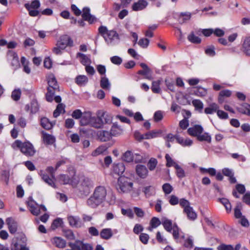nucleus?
Returning a JSON list of instances; mask_svg holds the SVG:
<instances>
[{"instance_id": "26", "label": "nucleus", "mask_w": 250, "mask_h": 250, "mask_svg": "<svg viewBox=\"0 0 250 250\" xmlns=\"http://www.w3.org/2000/svg\"><path fill=\"white\" fill-rule=\"evenodd\" d=\"M42 135L43 142L46 145H52L55 143L56 139L54 136L44 131L42 132Z\"/></svg>"}, {"instance_id": "30", "label": "nucleus", "mask_w": 250, "mask_h": 250, "mask_svg": "<svg viewBox=\"0 0 250 250\" xmlns=\"http://www.w3.org/2000/svg\"><path fill=\"white\" fill-rule=\"evenodd\" d=\"M101 87L105 90H110L111 87V83L108 79L105 76H103L100 80Z\"/></svg>"}, {"instance_id": "5", "label": "nucleus", "mask_w": 250, "mask_h": 250, "mask_svg": "<svg viewBox=\"0 0 250 250\" xmlns=\"http://www.w3.org/2000/svg\"><path fill=\"white\" fill-rule=\"evenodd\" d=\"M179 205L181 207L183 208V212L187 215L189 220L193 221L197 218V213L193 208L190 206V202L188 200L185 198L180 199Z\"/></svg>"}, {"instance_id": "2", "label": "nucleus", "mask_w": 250, "mask_h": 250, "mask_svg": "<svg viewBox=\"0 0 250 250\" xmlns=\"http://www.w3.org/2000/svg\"><path fill=\"white\" fill-rule=\"evenodd\" d=\"M12 147L15 150L20 149L24 155L28 157L33 156L36 153L34 146L29 141L23 143L17 140L12 144Z\"/></svg>"}, {"instance_id": "48", "label": "nucleus", "mask_w": 250, "mask_h": 250, "mask_svg": "<svg viewBox=\"0 0 250 250\" xmlns=\"http://www.w3.org/2000/svg\"><path fill=\"white\" fill-rule=\"evenodd\" d=\"M82 241H76L75 243H69L68 246L71 250H81Z\"/></svg>"}, {"instance_id": "59", "label": "nucleus", "mask_w": 250, "mask_h": 250, "mask_svg": "<svg viewBox=\"0 0 250 250\" xmlns=\"http://www.w3.org/2000/svg\"><path fill=\"white\" fill-rule=\"evenodd\" d=\"M207 55L210 57H213L215 55V48L213 46L208 47L205 50Z\"/></svg>"}, {"instance_id": "41", "label": "nucleus", "mask_w": 250, "mask_h": 250, "mask_svg": "<svg viewBox=\"0 0 250 250\" xmlns=\"http://www.w3.org/2000/svg\"><path fill=\"white\" fill-rule=\"evenodd\" d=\"M40 2L39 0H34L32 1L31 4L26 3L24 5L27 9H37L40 7Z\"/></svg>"}, {"instance_id": "31", "label": "nucleus", "mask_w": 250, "mask_h": 250, "mask_svg": "<svg viewBox=\"0 0 250 250\" xmlns=\"http://www.w3.org/2000/svg\"><path fill=\"white\" fill-rule=\"evenodd\" d=\"M243 52L248 56H250V37H247L242 44Z\"/></svg>"}, {"instance_id": "11", "label": "nucleus", "mask_w": 250, "mask_h": 250, "mask_svg": "<svg viewBox=\"0 0 250 250\" xmlns=\"http://www.w3.org/2000/svg\"><path fill=\"white\" fill-rule=\"evenodd\" d=\"M58 45H59L64 49L67 46H72L73 45V41L71 38L66 35H63L61 36L57 42Z\"/></svg>"}, {"instance_id": "29", "label": "nucleus", "mask_w": 250, "mask_h": 250, "mask_svg": "<svg viewBox=\"0 0 250 250\" xmlns=\"http://www.w3.org/2000/svg\"><path fill=\"white\" fill-rule=\"evenodd\" d=\"M162 132V131L161 130H151L145 134V139H151L158 137Z\"/></svg>"}, {"instance_id": "4", "label": "nucleus", "mask_w": 250, "mask_h": 250, "mask_svg": "<svg viewBox=\"0 0 250 250\" xmlns=\"http://www.w3.org/2000/svg\"><path fill=\"white\" fill-rule=\"evenodd\" d=\"M165 229L168 232H171L172 230V235L174 238L178 241L180 238H185V236L181 229L178 227L176 224L172 226L171 220L165 219L162 222Z\"/></svg>"}, {"instance_id": "34", "label": "nucleus", "mask_w": 250, "mask_h": 250, "mask_svg": "<svg viewBox=\"0 0 250 250\" xmlns=\"http://www.w3.org/2000/svg\"><path fill=\"white\" fill-rule=\"evenodd\" d=\"M11 56L13 58L11 61V65L13 67L14 70L17 69L20 66V63L18 55L15 52H11Z\"/></svg>"}, {"instance_id": "37", "label": "nucleus", "mask_w": 250, "mask_h": 250, "mask_svg": "<svg viewBox=\"0 0 250 250\" xmlns=\"http://www.w3.org/2000/svg\"><path fill=\"white\" fill-rule=\"evenodd\" d=\"M90 125L96 128L102 127V121H101L98 115L96 117L92 116Z\"/></svg>"}, {"instance_id": "52", "label": "nucleus", "mask_w": 250, "mask_h": 250, "mask_svg": "<svg viewBox=\"0 0 250 250\" xmlns=\"http://www.w3.org/2000/svg\"><path fill=\"white\" fill-rule=\"evenodd\" d=\"M194 92L196 95L199 97L205 96L207 93V90L201 87H196Z\"/></svg>"}, {"instance_id": "39", "label": "nucleus", "mask_w": 250, "mask_h": 250, "mask_svg": "<svg viewBox=\"0 0 250 250\" xmlns=\"http://www.w3.org/2000/svg\"><path fill=\"white\" fill-rule=\"evenodd\" d=\"M53 243L55 246L60 248H63L66 245V242L61 237H55L53 239Z\"/></svg>"}, {"instance_id": "21", "label": "nucleus", "mask_w": 250, "mask_h": 250, "mask_svg": "<svg viewBox=\"0 0 250 250\" xmlns=\"http://www.w3.org/2000/svg\"><path fill=\"white\" fill-rule=\"evenodd\" d=\"M48 87L52 89L58 90L59 89V85L57 83V80L55 76L52 74H49L47 77Z\"/></svg>"}, {"instance_id": "54", "label": "nucleus", "mask_w": 250, "mask_h": 250, "mask_svg": "<svg viewBox=\"0 0 250 250\" xmlns=\"http://www.w3.org/2000/svg\"><path fill=\"white\" fill-rule=\"evenodd\" d=\"M149 43V40L146 38H142L138 42L139 45L143 48L147 47Z\"/></svg>"}, {"instance_id": "57", "label": "nucleus", "mask_w": 250, "mask_h": 250, "mask_svg": "<svg viewBox=\"0 0 250 250\" xmlns=\"http://www.w3.org/2000/svg\"><path fill=\"white\" fill-rule=\"evenodd\" d=\"M169 203L172 206H175L179 203L180 200L175 195H172L169 197Z\"/></svg>"}, {"instance_id": "62", "label": "nucleus", "mask_w": 250, "mask_h": 250, "mask_svg": "<svg viewBox=\"0 0 250 250\" xmlns=\"http://www.w3.org/2000/svg\"><path fill=\"white\" fill-rule=\"evenodd\" d=\"M216 113L218 117L220 119L226 120L229 118L228 113L223 110H219V109H218Z\"/></svg>"}, {"instance_id": "10", "label": "nucleus", "mask_w": 250, "mask_h": 250, "mask_svg": "<svg viewBox=\"0 0 250 250\" xmlns=\"http://www.w3.org/2000/svg\"><path fill=\"white\" fill-rule=\"evenodd\" d=\"M83 19L88 22L89 24H92L97 21V18L95 16L90 14V9L89 7H85L83 9L82 14Z\"/></svg>"}, {"instance_id": "61", "label": "nucleus", "mask_w": 250, "mask_h": 250, "mask_svg": "<svg viewBox=\"0 0 250 250\" xmlns=\"http://www.w3.org/2000/svg\"><path fill=\"white\" fill-rule=\"evenodd\" d=\"M62 219L61 218H57L55 219L52 225H51V228L53 229H55L56 228H58L59 227H60L62 225Z\"/></svg>"}, {"instance_id": "44", "label": "nucleus", "mask_w": 250, "mask_h": 250, "mask_svg": "<svg viewBox=\"0 0 250 250\" xmlns=\"http://www.w3.org/2000/svg\"><path fill=\"white\" fill-rule=\"evenodd\" d=\"M160 81H153L152 83L151 90L154 93H159L161 92L160 87Z\"/></svg>"}, {"instance_id": "16", "label": "nucleus", "mask_w": 250, "mask_h": 250, "mask_svg": "<svg viewBox=\"0 0 250 250\" xmlns=\"http://www.w3.org/2000/svg\"><path fill=\"white\" fill-rule=\"evenodd\" d=\"M69 225L72 227L81 228L83 226L79 216H69L67 217Z\"/></svg>"}, {"instance_id": "38", "label": "nucleus", "mask_w": 250, "mask_h": 250, "mask_svg": "<svg viewBox=\"0 0 250 250\" xmlns=\"http://www.w3.org/2000/svg\"><path fill=\"white\" fill-rule=\"evenodd\" d=\"M192 104L196 110H198L200 113H202L204 104L201 101L196 99L193 100Z\"/></svg>"}, {"instance_id": "40", "label": "nucleus", "mask_w": 250, "mask_h": 250, "mask_svg": "<svg viewBox=\"0 0 250 250\" xmlns=\"http://www.w3.org/2000/svg\"><path fill=\"white\" fill-rule=\"evenodd\" d=\"M162 190L165 195L170 194L173 190V188L169 183H165L162 187Z\"/></svg>"}, {"instance_id": "33", "label": "nucleus", "mask_w": 250, "mask_h": 250, "mask_svg": "<svg viewBox=\"0 0 250 250\" xmlns=\"http://www.w3.org/2000/svg\"><path fill=\"white\" fill-rule=\"evenodd\" d=\"M219 109V106L215 103L211 104L208 107H206L204 110V112L206 114H212L216 112Z\"/></svg>"}, {"instance_id": "8", "label": "nucleus", "mask_w": 250, "mask_h": 250, "mask_svg": "<svg viewBox=\"0 0 250 250\" xmlns=\"http://www.w3.org/2000/svg\"><path fill=\"white\" fill-rule=\"evenodd\" d=\"M27 204L30 211L35 216H38L42 211L45 212L47 210L44 206L38 204L32 197L29 198Z\"/></svg>"}, {"instance_id": "18", "label": "nucleus", "mask_w": 250, "mask_h": 250, "mask_svg": "<svg viewBox=\"0 0 250 250\" xmlns=\"http://www.w3.org/2000/svg\"><path fill=\"white\" fill-rule=\"evenodd\" d=\"M110 132L113 136H118L123 134L124 128L118 125L117 123H114L110 129Z\"/></svg>"}, {"instance_id": "47", "label": "nucleus", "mask_w": 250, "mask_h": 250, "mask_svg": "<svg viewBox=\"0 0 250 250\" xmlns=\"http://www.w3.org/2000/svg\"><path fill=\"white\" fill-rule=\"evenodd\" d=\"M62 111H64V105L62 104H58L57 106L56 109L53 112L54 117H58Z\"/></svg>"}, {"instance_id": "51", "label": "nucleus", "mask_w": 250, "mask_h": 250, "mask_svg": "<svg viewBox=\"0 0 250 250\" xmlns=\"http://www.w3.org/2000/svg\"><path fill=\"white\" fill-rule=\"evenodd\" d=\"M242 205L241 203H237V205L234 208V216L236 218H241L243 217L242 215L241 209Z\"/></svg>"}, {"instance_id": "42", "label": "nucleus", "mask_w": 250, "mask_h": 250, "mask_svg": "<svg viewBox=\"0 0 250 250\" xmlns=\"http://www.w3.org/2000/svg\"><path fill=\"white\" fill-rule=\"evenodd\" d=\"M134 156L131 151L127 150L124 154L122 159L126 162H131L133 161Z\"/></svg>"}, {"instance_id": "32", "label": "nucleus", "mask_w": 250, "mask_h": 250, "mask_svg": "<svg viewBox=\"0 0 250 250\" xmlns=\"http://www.w3.org/2000/svg\"><path fill=\"white\" fill-rule=\"evenodd\" d=\"M88 78L85 75H78L75 78V83L79 86H84L88 82Z\"/></svg>"}, {"instance_id": "60", "label": "nucleus", "mask_w": 250, "mask_h": 250, "mask_svg": "<svg viewBox=\"0 0 250 250\" xmlns=\"http://www.w3.org/2000/svg\"><path fill=\"white\" fill-rule=\"evenodd\" d=\"M217 250H234V248L231 245L221 244L218 246Z\"/></svg>"}, {"instance_id": "15", "label": "nucleus", "mask_w": 250, "mask_h": 250, "mask_svg": "<svg viewBox=\"0 0 250 250\" xmlns=\"http://www.w3.org/2000/svg\"><path fill=\"white\" fill-rule=\"evenodd\" d=\"M97 115L101 121H102V127L104 124H110L112 120V117L111 114L107 112L99 111L97 113Z\"/></svg>"}, {"instance_id": "6", "label": "nucleus", "mask_w": 250, "mask_h": 250, "mask_svg": "<svg viewBox=\"0 0 250 250\" xmlns=\"http://www.w3.org/2000/svg\"><path fill=\"white\" fill-rule=\"evenodd\" d=\"M133 186V183L129 181V179L125 176H120L118 180L117 189L120 193L127 192L130 190Z\"/></svg>"}, {"instance_id": "12", "label": "nucleus", "mask_w": 250, "mask_h": 250, "mask_svg": "<svg viewBox=\"0 0 250 250\" xmlns=\"http://www.w3.org/2000/svg\"><path fill=\"white\" fill-rule=\"evenodd\" d=\"M24 109L31 114L36 113L39 110V105L36 99H33L29 104L25 105Z\"/></svg>"}, {"instance_id": "35", "label": "nucleus", "mask_w": 250, "mask_h": 250, "mask_svg": "<svg viewBox=\"0 0 250 250\" xmlns=\"http://www.w3.org/2000/svg\"><path fill=\"white\" fill-rule=\"evenodd\" d=\"M191 13L190 12H182L179 15V22L180 23H183L188 21H189L191 17Z\"/></svg>"}, {"instance_id": "19", "label": "nucleus", "mask_w": 250, "mask_h": 250, "mask_svg": "<svg viewBox=\"0 0 250 250\" xmlns=\"http://www.w3.org/2000/svg\"><path fill=\"white\" fill-rule=\"evenodd\" d=\"M142 192L146 198H149L150 197L155 195L156 189L154 186H147L143 188Z\"/></svg>"}, {"instance_id": "23", "label": "nucleus", "mask_w": 250, "mask_h": 250, "mask_svg": "<svg viewBox=\"0 0 250 250\" xmlns=\"http://www.w3.org/2000/svg\"><path fill=\"white\" fill-rule=\"evenodd\" d=\"M176 141L183 147L190 146L193 144L192 140L188 138L185 139L180 135H177Z\"/></svg>"}, {"instance_id": "45", "label": "nucleus", "mask_w": 250, "mask_h": 250, "mask_svg": "<svg viewBox=\"0 0 250 250\" xmlns=\"http://www.w3.org/2000/svg\"><path fill=\"white\" fill-rule=\"evenodd\" d=\"M106 149L107 148L105 146H101L97 148L93 152H92V155L95 157L103 154L106 150Z\"/></svg>"}, {"instance_id": "46", "label": "nucleus", "mask_w": 250, "mask_h": 250, "mask_svg": "<svg viewBox=\"0 0 250 250\" xmlns=\"http://www.w3.org/2000/svg\"><path fill=\"white\" fill-rule=\"evenodd\" d=\"M158 164V161L154 158H151L147 163V167L150 171H153L156 168Z\"/></svg>"}, {"instance_id": "3", "label": "nucleus", "mask_w": 250, "mask_h": 250, "mask_svg": "<svg viewBox=\"0 0 250 250\" xmlns=\"http://www.w3.org/2000/svg\"><path fill=\"white\" fill-rule=\"evenodd\" d=\"M203 127L201 125H196L188 128L187 131L189 135L196 137L199 141H206L210 143L211 141V136L207 132L203 133Z\"/></svg>"}, {"instance_id": "36", "label": "nucleus", "mask_w": 250, "mask_h": 250, "mask_svg": "<svg viewBox=\"0 0 250 250\" xmlns=\"http://www.w3.org/2000/svg\"><path fill=\"white\" fill-rule=\"evenodd\" d=\"M41 125L43 128L47 130L51 129L53 126L52 123L50 122L48 119L45 117L41 118Z\"/></svg>"}, {"instance_id": "64", "label": "nucleus", "mask_w": 250, "mask_h": 250, "mask_svg": "<svg viewBox=\"0 0 250 250\" xmlns=\"http://www.w3.org/2000/svg\"><path fill=\"white\" fill-rule=\"evenodd\" d=\"M150 224L152 228H156L161 224V222L158 218L154 217L150 220Z\"/></svg>"}, {"instance_id": "53", "label": "nucleus", "mask_w": 250, "mask_h": 250, "mask_svg": "<svg viewBox=\"0 0 250 250\" xmlns=\"http://www.w3.org/2000/svg\"><path fill=\"white\" fill-rule=\"evenodd\" d=\"M165 158L167 161L166 166L167 167H175V165H178V164L174 162L173 159L171 158V157L168 154H167L165 156Z\"/></svg>"}, {"instance_id": "55", "label": "nucleus", "mask_w": 250, "mask_h": 250, "mask_svg": "<svg viewBox=\"0 0 250 250\" xmlns=\"http://www.w3.org/2000/svg\"><path fill=\"white\" fill-rule=\"evenodd\" d=\"M175 168L176 170L177 176L180 178H182L185 176V171L184 169L179 165H175Z\"/></svg>"}, {"instance_id": "27", "label": "nucleus", "mask_w": 250, "mask_h": 250, "mask_svg": "<svg viewBox=\"0 0 250 250\" xmlns=\"http://www.w3.org/2000/svg\"><path fill=\"white\" fill-rule=\"evenodd\" d=\"M100 235L101 238L108 240L112 237L113 233L111 229L105 228L101 231Z\"/></svg>"}, {"instance_id": "50", "label": "nucleus", "mask_w": 250, "mask_h": 250, "mask_svg": "<svg viewBox=\"0 0 250 250\" xmlns=\"http://www.w3.org/2000/svg\"><path fill=\"white\" fill-rule=\"evenodd\" d=\"M56 90L47 88V92L46 94V99L48 102H51L54 99V95Z\"/></svg>"}, {"instance_id": "43", "label": "nucleus", "mask_w": 250, "mask_h": 250, "mask_svg": "<svg viewBox=\"0 0 250 250\" xmlns=\"http://www.w3.org/2000/svg\"><path fill=\"white\" fill-rule=\"evenodd\" d=\"M21 92L20 88L14 89L11 93V98L15 101H19L21 96Z\"/></svg>"}, {"instance_id": "28", "label": "nucleus", "mask_w": 250, "mask_h": 250, "mask_svg": "<svg viewBox=\"0 0 250 250\" xmlns=\"http://www.w3.org/2000/svg\"><path fill=\"white\" fill-rule=\"evenodd\" d=\"M77 57L80 58L81 63L83 65L86 66L91 63L90 58L85 54L79 52L77 54Z\"/></svg>"}, {"instance_id": "63", "label": "nucleus", "mask_w": 250, "mask_h": 250, "mask_svg": "<svg viewBox=\"0 0 250 250\" xmlns=\"http://www.w3.org/2000/svg\"><path fill=\"white\" fill-rule=\"evenodd\" d=\"M64 50V48L56 43L55 46L52 49V51L56 55H61Z\"/></svg>"}, {"instance_id": "58", "label": "nucleus", "mask_w": 250, "mask_h": 250, "mask_svg": "<svg viewBox=\"0 0 250 250\" xmlns=\"http://www.w3.org/2000/svg\"><path fill=\"white\" fill-rule=\"evenodd\" d=\"M63 234L64 236L69 240H74L75 239L74 234L70 229L64 230Z\"/></svg>"}, {"instance_id": "25", "label": "nucleus", "mask_w": 250, "mask_h": 250, "mask_svg": "<svg viewBox=\"0 0 250 250\" xmlns=\"http://www.w3.org/2000/svg\"><path fill=\"white\" fill-rule=\"evenodd\" d=\"M99 139L103 142H106L110 139L112 135L110 131L101 130L97 134Z\"/></svg>"}, {"instance_id": "9", "label": "nucleus", "mask_w": 250, "mask_h": 250, "mask_svg": "<svg viewBox=\"0 0 250 250\" xmlns=\"http://www.w3.org/2000/svg\"><path fill=\"white\" fill-rule=\"evenodd\" d=\"M104 38L105 42L109 45H113L119 42L120 38L119 34L114 30H109Z\"/></svg>"}, {"instance_id": "1", "label": "nucleus", "mask_w": 250, "mask_h": 250, "mask_svg": "<svg viewBox=\"0 0 250 250\" xmlns=\"http://www.w3.org/2000/svg\"><path fill=\"white\" fill-rule=\"evenodd\" d=\"M107 191L104 187L98 186L94 189L93 194L87 200V205L91 208H96L105 199Z\"/></svg>"}, {"instance_id": "56", "label": "nucleus", "mask_w": 250, "mask_h": 250, "mask_svg": "<svg viewBox=\"0 0 250 250\" xmlns=\"http://www.w3.org/2000/svg\"><path fill=\"white\" fill-rule=\"evenodd\" d=\"M122 214L125 215L130 218H133L134 217V213L131 209H124L122 208L121 210Z\"/></svg>"}, {"instance_id": "13", "label": "nucleus", "mask_w": 250, "mask_h": 250, "mask_svg": "<svg viewBox=\"0 0 250 250\" xmlns=\"http://www.w3.org/2000/svg\"><path fill=\"white\" fill-rule=\"evenodd\" d=\"M140 65L143 70H139L137 73L145 76V78L146 79L148 80H152L153 77L151 75V70L148 66L145 63H141Z\"/></svg>"}, {"instance_id": "22", "label": "nucleus", "mask_w": 250, "mask_h": 250, "mask_svg": "<svg viewBox=\"0 0 250 250\" xmlns=\"http://www.w3.org/2000/svg\"><path fill=\"white\" fill-rule=\"evenodd\" d=\"M92 115L90 112H85L83 113V116L80 120L82 125H90L92 120Z\"/></svg>"}, {"instance_id": "17", "label": "nucleus", "mask_w": 250, "mask_h": 250, "mask_svg": "<svg viewBox=\"0 0 250 250\" xmlns=\"http://www.w3.org/2000/svg\"><path fill=\"white\" fill-rule=\"evenodd\" d=\"M147 5L148 2L146 0H139L132 4V9L134 11H141L145 9Z\"/></svg>"}, {"instance_id": "14", "label": "nucleus", "mask_w": 250, "mask_h": 250, "mask_svg": "<svg viewBox=\"0 0 250 250\" xmlns=\"http://www.w3.org/2000/svg\"><path fill=\"white\" fill-rule=\"evenodd\" d=\"M136 173L141 179H146L148 175L147 168L143 165H137L135 168Z\"/></svg>"}, {"instance_id": "7", "label": "nucleus", "mask_w": 250, "mask_h": 250, "mask_svg": "<svg viewBox=\"0 0 250 250\" xmlns=\"http://www.w3.org/2000/svg\"><path fill=\"white\" fill-rule=\"evenodd\" d=\"M93 186V182L88 177H83L81 184L78 186V190L81 196H86L90 192V189Z\"/></svg>"}, {"instance_id": "24", "label": "nucleus", "mask_w": 250, "mask_h": 250, "mask_svg": "<svg viewBox=\"0 0 250 250\" xmlns=\"http://www.w3.org/2000/svg\"><path fill=\"white\" fill-rule=\"evenodd\" d=\"M6 223L8 225L9 232L12 234L15 233L17 230V223L11 217L7 218Z\"/></svg>"}, {"instance_id": "49", "label": "nucleus", "mask_w": 250, "mask_h": 250, "mask_svg": "<svg viewBox=\"0 0 250 250\" xmlns=\"http://www.w3.org/2000/svg\"><path fill=\"white\" fill-rule=\"evenodd\" d=\"M188 39L189 41L193 43H199L201 42V39L195 36L193 33H191L188 36Z\"/></svg>"}, {"instance_id": "20", "label": "nucleus", "mask_w": 250, "mask_h": 250, "mask_svg": "<svg viewBox=\"0 0 250 250\" xmlns=\"http://www.w3.org/2000/svg\"><path fill=\"white\" fill-rule=\"evenodd\" d=\"M125 170V167L123 163H119L118 164H114L113 166V174L120 176L122 175Z\"/></svg>"}]
</instances>
